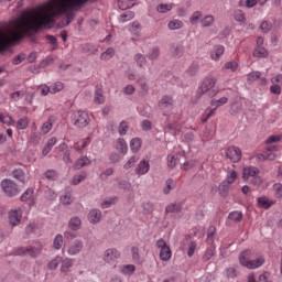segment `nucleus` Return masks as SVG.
<instances>
[{"instance_id": "obj_44", "label": "nucleus", "mask_w": 282, "mask_h": 282, "mask_svg": "<svg viewBox=\"0 0 282 282\" xmlns=\"http://www.w3.org/2000/svg\"><path fill=\"white\" fill-rule=\"evenodd\" d=\"M253 56L258 58H265V56H268V50H265L264 47L258 46V48L253 51Z\"/></svg>"}, {"instance_id": "obj_13", "label": "nucleus", "mask_w": 282, "mask_h": 282, "mask_svg": "<svg viewBox=\"0 0 282 282\" xmlns=\"http://www.w3.org/2000/svg\"><path fill=\"white\" fill-rule=\"evenodd\" d=\"M129 32L132 36V41H139L140 36H142V25L140 22H132L131 26L129 28Z\"/></svg>"}, {"instance_id": "obj_11", "label": "nucleus", "mask_w": 282, "mask_h": 282, "mask_svg": "<svg viewBox=\"0 0 282 282\" xmlns=\"http://www.w3.org/2000/svg\"><path fill=\"white\" fill-rule=\"evenodd\" d=\"M215 85H217V78L213 76L205 77L199 87L200 94H208V91H210Z\"/></svg>"}, {"instance_id": "obj_29", "label": "nucleus", "mask_w": 282, "mask_h": 282, "mask_svg": "<svg viewBox=\"0 0 282 282\" xmlns=\"http://www.w3.org/2000/svg\"><path fill=\"white\" fill-rule=\"evenodd\" d=\"M135 6V0H118V7L120 10H129Z\"/></svg>"}, {"instance_id": "obj_48", "label": "nucleus", "mask_w": 282, "mask_h": 282, "mask_svg": "<svg viewBox=\"0 0 282 282\" xmlns=\"http://www.w3.org/2000/svg\"><path fill=\"white\" fill-rule=\"evenodd\" d=\"M173 10V4H159L156 7V12L164 14L166 12H171Z\"/></svg>"}, {"instance_id": "obj_7", "label": "nucleus", "mask_w": 282, "mask_h": 282, "mask_svg": "<svg viewBox=\"0 0 282 282\" xmlns=\"http://www.w3.org/2000/svg\"><path fill=\"white\" fill-rule=\"evenodd\" d=\"M102 259L105 263H108L109 265H113L116 268V263H118V259H120V251L118 249H107L104 252Z\"/></svg>"}, {"instance_id": "obj_31", "label": "nucleus", "mask_w": 282, "mask_h": 282, "mask_svg": "<svg viewBox=\"0 0 282 282\" xmlns=\"http://www.w3.org/2000/svg\"><path fill=\"white\" fill-rule=\"evenodd\" d=\"M228 104V97H221L219 99H213L210 101V106L215 107V109H219V107H224V105Z\"/></svg>"}, {"instance_id": "obj_1", "label": "nucleus", "mask_w": 282, "mask_h": 282, "mask_svg": "<svg viewBox=\"0 0 282 282\" xmlns=\"http://www.w3.org/2000/svg\"><path fill=\"white\" fill-rule=\"evenodd\" d=\"M282 135H270L265 140V149L261 153L257 154V160L259 162H265V160H276L279 155V145L276 142H281Z\"/></svg>"}, {"instance_id": "obj_21", "label": "nucleus", "mask_w": 282, "mask_h": 282, "mask_svg": "<svg viewBox=\"0 0 282 282\" xmlns=\"http://www.w3.org/2000/svg\"><path fill=\"white\" fill-rule=\"evenodd\" d=\"M258 206L259 208H264L265 210H268V208H272V206H274V202L268 199V197L262 196L258 198Z\"/></svg>"}, {"instance_id": "obj_57", "label": "nucleus", "mask_w": 282, "mask_h": 282, "mask_svg": "<svg viewBox=\"0 0 282 282\" xmlns=\"http://www.w3.org/2000/svg\"><path fill=\"white\" fill-rule=\"evenodd\" d=\"M53 246L55 250H61V248H63V235H57L55 237Z\"/></svg>"}, {"instance_id": "obj_19", "label": "nucleus", "mask_w": 282, "mask_h": 282, "mask_svg": "<svg viewBox=\"0 0 282 282\" xmlns=\"http://www.w3.org/2000/svg\"><path fill=\"white\" fill-rule=\"evenodd\" d=\"M89 144H91V138L88 137V138L84 139L83 141L75 142L73 148L78 153H83V150L87 149V147H89Z\"/></svg>"}, {"instance_id": "obj_56", "label": "nucleus", "mask_w": 282, "mask_h": 282, "mask_svg": "<svg viewBox=\"0 0 282 282\" xmlns=\"http://www.w3.org/2000/svg\"><path fill=\"white\" fill-rule=\"evenodd\" d=\"M116 202H118V197L108 198L101 203V208H111Z\"/></svg>"}, {"instance_id": "obj_3", "label": "nucleus", "mask_w": 282, "mask_h": 282, "mask_svg": "<svg viewBox=\"0 0 282 282\" xmlns=\"http://www.w3.org/2000/svg\"><path fill=\"white\" fill-rule=\"evenodd\" d=\"M260 171L254 166H247L242 170V177L245 180H251V184L254 186H260L263 184V178L259 176Z\"/></svg>"}, {"instance_id": "obj_24", "label": "nucleus", "mask_w": 282, "mask_h": 282, "mask_svg": "<svg viewBox=\"0 0 282 282\" xmlns=\"http://www.w3.org/2000/svg\"><path fill=\"white\" fill-rule=\"evenodd\" d=\"M121 274H124V276H131L135 272V265L133 264H123L120 267Z\"/></svg>"}, {"instance_id": "obj_50", "label": "nucleus", "mask_w": 282, "mask_h": 282, "mask_svg": "<svg viewBox=\"0 0 282 282\" xmlns=\"http://www.w3.org/2000/svg\"><path fill=\"white\" fill-rule=\"evenodd\" d=\"M224 68L229 69L230 72H237L239 69V63H237L236 61L227 62Z\"/></svg>"}, {"instance_id": "obj_17", "label": "nucleus", "mask_w": 282, "mask_h": 282, "mask_svg": "<svg viewBox=\"0 0 282 282\" xmlns=\"http://www.w3.org/2000/svg\"><path fill=\"white\" fill-rule=\"evenodd\" d=\"M115 149L116 151H119L121 155H127V152L129 151V147L127 145V141H124V139H118L115 141Z\"/></svg>"}, {"instance_id": "obj_9", "label": "nucleus", "mask_w": 282, "mask_h": 282, "mask_svg": "<svg viewBox=\"0 0 282 282\" xmlns=\"http://www.w3.org/2000/svg\"><path fill=\"white\" fill-rule=\"evenodd\" d=\"M226 158L234 163L241 161V150L238 147L231 145L226 150Z\"/></svg>"}, {"instance_id": "obj_46", "label": "nucleus", "mask_w": 282, "mask_h": 282, "mask_svg": "<svg viewBox=\"0 0 282 282\" xmlns=\"http://www.w3.org/2000/svg\"><path fill=\"white\" fill-rule=\"evenodd\" d=\"M59 200H61V204H63L64 206H69V204L74 202V198L72 197L70 193H66L61 196Z\"/></svg>"}, {"instance_id": "obj_59", "label": "nucleus", "mask_w": 282, "mask_h": 282, "mask_svg": "<svg viewBox=\"0 0 282 282\" xmlns=\"http://www.w3.org/2000/svg\"><path fill=\"white\" fill-rule=\"evenodd\" d=\"M199 72V65L197 64H192L188 69L186 70V74L188 76H196L197 73Z\"/></svg>"}, {"instance_id": "obj_36", "label": "nucleus", "mask_w": 282, "mask_h": 282, "mask_svg": "<svg viewBox=\"0 0 282 282\" xmlns=\"http://www.w3.org/2000/svg\"><path fill=\"white\" fill-rule=\"evenodd\" d=\"M0 122L7 124L8 127H14V119L9 115L0 113Z\"/></svg>"}, {"instance_id": "obj_61", "label": "nucleus", "mask_w": 282, "mask_h": 282, "mask_svg": "<svg viewBox=\"0 0 282 282\" xmlns=\"http://www.w3.org/2000/svg\"><path fill=\"white\" fill-rule=\"evenodd\" d=\"M202 19V11H195L192 17L189 18V22L192 25H195Z\"/></svg>"}, {"instance_id": "obj_64", "label": "nucleus", "mask_w": 282, "mask_h": 282, "mask_svg": "<svg viewBox=\"0 0 282 282\" xmlns=\"http://www.w3.org/2000/svg\"><path fill=\"white\" fill-rule=\"evenodd\" d=\"M160 56V48H152L151 52L148 55V58H150V61H155V58H158Z\"/></svg>"}, {"instance_id": "obj_49", "label": "nucleus", "mask_w": 282, "mask_h": 282, "mask_svg": "<svg viewBox=\"0 0 282 282\" xmlns=\"http://www.w3.org/2000/svg\"><path fill=\"white\" fill-rule=\"evenodd\" d=\"M228 218L231 221H241V219H243V213H241V212H231L229 214Z\"/></svg>"}, {"instance_id": "obj_55", "label": "nucleus", "mask_w": 282, "mask_h": 282, "mask_svg": "<svg viewBox=\"0 0 282 282\" xmlns=\"http://www.w3.org/2000/svg\"><path fill=\"white\" fill-rule=\"evenodd\" d=\"M195 250H197V242L191 241L187 245V257H193V254H195Z\"/></svg>"}, {"instance_id": "obj_32", "label": "nucleus", "mask_w": 282, "mask_h": 282, "mask_svg": "<svg viewBox=\"0 0 282 282\" xmlns=\"http://www.w3.org/2000/svg\"><path fill=\"white\" fill-rule=\"evenodd\" d=\"M62 261H63V257L61 256L55 257L47 263L48 270H56V268L61 265Z\"/></svg>"}, {"instance_id": "obj_37", "label": "nucleus", "mask_w": 282, "mask_h": 282, "mask_svg": "<svg viewBox=\"0 0 282 282\" xmlns=\"http://www.w3.org/2000/svg\"><path fill=\"white\" fill-rule=\"evenodd\" d=\"M213 23H215V17H213V15H205L200 20L202 28H210V25H213Z\"/></svg>"}, {"instance_id": "obj_53", "label": "nucleus", "mask_w": 282, "mask_h": 282, "mask_svg": "<svg viewBox=\"0 0 282 282\" xmlns=\"http://www.w3.org/2000/svg\"><path fill=\"white\" fill-rule=\"evenodd\" d=\"M86 177H87L86 173L77 174L73 177L72 184H74V186H78V184H80V182L85 181Z\"/></svg>"}, {"instance_id": "obj_2", "label": "nucleus", "mask_w": 282, "mask_h": 282, "mask_svg": "<svg viewBox=\"0 0 282 282\" xmlns=\"http://www.w3.org/2000/svg\"><path fill=\"white\" fill-rule=\"evenodd\" d=\"M239 263L242 268H247L248 270H258V268H261V265L265 263V258L260 256L252 260V251L246 250L240 253Z\"/></svg>"}, {"instance_id": "obj_39", "label": "nucleus", "mask_w": 282, "mask_h": 282, "mask_svg": "<svg viewBox=\"0 0 282 282\" xmlns=\"http://www.w3.org/2000/svg\"><path fill=\"white\" fill-rule=\"evenodd\" d=\"M116 54V51L112 47H108L104 53H101V61H109L110 58H113Z\"/></svg>"}, {"instance_id": "obj_4", "label": "nucleus", "mask_w": 282, "mask_h": 282, "mask_svg": "<svg viewBox=\"0 0 282 282\" xmlns=\"http://www.w3.org/2000/svg\"><path fill=\"white\" fill-rule=\"evenodd\" d=\"M72 122L74 127L84 129V127L89 126V113L83 110H77L73 113Z\"/></svg>"}, {"instance_id": "obj_14", "label": "nucleus", "mask_w": 282, "mask_h": 282, "mask_svg": "<svg viewBox=\"0 0 282 282\" xmlns=\"http://www.w3.org/2000/svg\"><path fill=\"white\" fill-rule=\"evenodd\" d=\"M225 52H226V47H224V45H221V44H218L213 47V50L209 53V56H210L212 61L217 62V61H220V58Z\"/></svg>"}, {"instance_id": "obj_63", "label": "nucleus", "mask_w": 282, "mask_h": 282, "mask_svg": "<svg viewBox=\"0 0 282 282\" xmlns=\"http://www.w3.org/2000/svg\"><path fill=\"white\" fill-rule=\"evenodd\" d=\"M181 206L177 204H170L165 208V213H180Z\"/></svg>"}, {"instance_id": "obj_45", "label": "nucleus", "mask_w": 282, "mask_h": 282, "mask_svg": "<svg viewBox=\"0 0 282 282\" xmlns=\"http://www.w3.org/2000/svg\"><path fill=\"white\" fill-rule=\"evenodd\" d=\"M95 102L97 105H102L105 102V95H102V89L97 88L95 91Z\"/></svg>"}, {"instance_id": "obj_6", "label": "nucleus", "mask_w": 282, "mask_h": 282, "mask_svg": "<svg viewBox=\"0 0 282 282\" xmlns=\"http://www.w3.org/2000/svg\"><path fill=\"white\" fill-rule=\"evenodd\" d=\"M156 248H159L160 250L161 261H171V258L173 257V251H171V247H169L164 239H159L156 241Z\"/></svg>"}, {"instance_id": "obj_8", "label": "nucleus", "mask_w": 282, "mask_h": 282, "mask_svg": "<svg viewBox=\"0 0 282 282\" xmlns=\"http://www.w3.org/2000/svg\"><path fill=\"white\" fill-rule=\"evenodd\" d=\"M14 254L18 257H32L33 259H36L39 254H41V248H34V247H20L14 251Z\"/></svg>"}, {"instance_id": "obj_35", "label": "nucleus", "mask_w": 282, "mask_h": 282, "mask_svg": "<svg viewBox=\"0 0 282 282\" xmlns=\"http://www.w3.org/2000/svg\"><path fill=\"white\" fill-rule=\"evenodd\" d=\"M134 18H135V13H133L132 11H127L120 15L119 23H127L128 21H131Z\"/></svg>"}, {"instance_id": "obj_23", "label": "nucleus", "mask_w": 282, "mask_h": 282, "mask_svg": "<svg viewBox=\"0 0 282 282\" xmlns=\"http://www.w3.org/2000/svg\"><path fill=\"white\" fill-rule=\"evenodd\" d=\"M53 127H54V119L48 118L47 121L42 124L41 133L43 135H47V133L52 131Z\"/></svg>"}, {"instance_id": "obj_54", "label": "nucleus", "mask_w": 282, "mask_h": 282, "mask_svg": "<svg viewBox=\"0 0 282 282\" xmlns=\"http://www.w3.org/2000/svg\"><path fill=\"white\" fill-rule=\"evenodd\" d=\"M134 61L139 67H144V65H147V57L140 53L134 56Z\"/></svg>"}, {"instance_id": "obj_33", "label": "nucleus", "mask_w": 282, "mask_h": 282, "mask_svg": "<svg viewBox=\"0 0 282 282\" xmlns=\"http://www.w3.org/2000/svg\"><path fill=\"white\" fill-rule=\"evenodd\" d=\"M89 164H91V160H89V158L87 156H83L79 160H77L75 169L80 170L84 166H89Z\"/></svg>"}, {"instance_id": "obj_20", "label": "nucleus", "mask_w": 282, "mask_h": 282, "mask_svg": "<svg viewBox=\"0 0 282 282\" xmlns=\"http://www.w3.org/2000/svg\"><path fill=\"white\" fill-rule=\"evenodd\" d=\"M100 219H102V212L99 209H93L89 212L88 221H90V224H98Z\"/></svg>"}, {"instance_id": "obj_34", "label": "nucleus", "mask_w": 282, "mask_h": 282, "mask_svg": "<svg viewBox=\"0 0 282 282\" xmlns=\"http://www.w3.org/2000/svg\"><path fill=\"white\" fill-rule=\"evenodd\" d=\"M167 28L169 30H182V28H184V22L175 19L169 22Z\"/></svg>"}, {"instance_id": "obj_38", "label": "nucleus", "mask_w": 282, "mask_h": 282, "mask_svg": "<svg viewBox=\"0 0 282 282\" xmlns=\"http://www.w3.org/2000/svg\"><path fill=\"white\" fill-rule=\"evenodd\" d=\"M228 191H230V183H227L224 181L219 186H218V192L223 197H226L228 195Z\"/></svg>"}, {"instance_id": "obj_47", "label": "nucleus", "mask_w": 282, "mask_h": 282, "mask_svg": "<svg viewBox=\"0 0 282 282\" xmlns=\"http://www.w3.org/2000/svg\"><path fill=\"white\" fill-rule=\"evenodd\" d=\"M235 21H238V23H246V14L241 10H236L234 13Z\"/></svg>"}, {"instance_id": "obj_16", "label": "nucleus", "mask_w": 282, "mask_h": 282, "mask_svg": "<svg viewBox=\"0 0 282 282\" xmlns=\"http://www.w3.org/2000/svg\"><path fill=\"white\" fill-rule=\"evenodd\" d=\"M72 268H74V259L70 258H66L63 259L62 258V262H61V272L63 274H67V272H72Z\"/></svg>"}, {"instance_id": "obj_27", "label": "nucleus", "mask_w": 282, "mask_h": 282, "mask_svg": "<svg viewBox=\"0 0 282 282\" xmlns=\"http://www.w3.org/2000/svg\"><path fill=\"white\" fill-rule=\"evenodd\" d=\"M130 149L132 153H138L140 149H142V140L139 138H134L130 141Z\"/></svg>"}, {"instance_id": "obj_40", "label": "nucleus", "mask_w": 282, "mask_h": 282, "mask_svg": "<svg viewBox=\"0 0 282 282\" xmlns=\"http://www.w3.org/2000/svg\"><path fill=\"white\" fill-rule=\"evenodd\" d=\"M13 177L18 180V182H22V184H25V172H23V170L18 169L13 171Z\"/></svg>"}, {"instance_id": "obj_62", "label": "nucleus", "mask_w": 282, "mask_h": 282, "mask_svg": "<svg viewBox=\"0 0 282 282\" xmlns=\"http://www.w3.org/2000/svg\"><path fill=\"white\" fill-rule=\"evenodd\" d=\"M137 83L140 85L142 91H149V84H147V78L140 77Z\"/></svg>"}, {"instance_id": "obj_22", "label": "nucleus", "mask_w": 282, "mask_h": 282, "mask_svg": "<svg viewBox=\"0 0 282 282\" xmlns=\"http://www.w3.org/2000/svg\"><path fill=\"white\" fill-rule=\"evenodd\" d=\"M180 158H182V154H169L167 155L169 169H175V166H177V164H180Z\"/></svg>"}, {"instance_id": "obj_60", "label": "nucleus", "mask_w": 282, "mask_h": 282, "mask_svg": "<svg viewBox=\"0 0 282 282\" xmlns=\"http://www.w3.org/2000/svg\"><path fill=\"white\" fill-rule=\"evenodd\" d=\"M273 191H274V196L278 199H281V197H282V184L281 183H275L273 185Z\"/></svg>"}, {"instance_id": "obj_10", "label": "nucleus", "mask_w": 282, "mask_h": 282, "mask_svg": "<svg viewBox=\"0 0 282 282\" xmlns=\"http://www.w3.org/2000/svg\"><path fill=\"white\" fill-rule=\"evenodd\" d=\"M23 217V212L21 209H11L9 212V224L12 228L19 226L21 224V219Z\"/></svg>"}, {"instance_id": "obj_52", "label": "nucleus", "mask_w": 282, "mask_h": 282, "mask_svg": "<svg viewBox=\"0 0 282 282\" xmlns=\"http://www.w3.org/2000/svg\"><path fill=\"white\" fill-rule=\"evenodd\" d=\"M215 111H217V109H215V107L213 109L207 108L205 111V115L202 119V122H208V120H210V118H213V116H215Z\"/></svg>"}, {"instance_id": "obj_28", "label": "nucleus", "mask_w": 282, "mask_h": 282, "mask_svg": "<svg viewBox=\"0 0 282 282\" xmlns=\"http://www.w3.org/2000/svg\"><path fill=\"white\" fill-rule=\"evenodd\" d=\"M140 161V155L134 154L132 155L123 165L124 171H129V169H132V166H135V164Z\"/></svg>"}, {"instance_id": "obj_5", "label": "nucleus", "mask_w": 282, "mask_h": 282, "mask_svg": "<svg viewBox=\"0 0 282 282\" xmlns=\"http://www.w3.org/2000/svg\"><path fill=\"white\" fill-rule=\"evenodd\" d=\"M1 188L7 197H14L19 193V186L10 178H4L1 182Z\"/></svg>"}, {"instance_id": "obj_18", "label": "nucleus", "mask_w": 282, "mask_h": 282, "mask_svg": "<svg viewBox=\"0 0 282 282\" xmlns=\"http://www.w3.org/2000/svg\"><path fill=\"white\" fill-rule=\"evenodd\" d=\"M151 169V165L149 164V161L142 160L139 162L135 173L137 175H147V172Z\"/></svg>"}, {"instance_id": "obj_58", "label": "nucleus", "mask_w": 282, "mask_h": 282, "mask_svg": "<svg viewBox=\"0 0 282 282\" xmlns=\"http://www.w3.org/2000/svg\"><path fill=\"white\" fill-rule=\"evenodd\" d=\"M34 195V189L28 188L21 196V202H28L29 199H32V196Z\"/></svg>"}, {"instance_id": "obj_51", "label": "nucleus", "mask_w": 282, "mask_h": 282, "mask_svg": "<svg viewBox=\"0 0 282 282\" xmlns=\"http://www.w3.org/2000/svg\"><path fill=\"white\" fill-rule=\"evenodd\" d=\"M237 177H238L237 171L232 170L227 174V178L225 180V182H227L229 185L235 184V182L237 181Z\"/></svg>"}, {"instance_id": "obj_25", "label": "nucleus", "mask_w": 282, "mask_h": 282, "mask_svg": "<svg viewBox=\"0 0 282 282\" xmlns=\"http://www.w3.org/2000/svg\"><path fill=\"white\" fill-rule=\"evenodd\" d=\"M80 226H83V221L78 217H72L68 223V228L70 230H80Z\"/></svg>"}, {"instance_id": "obj_26", "label": "nucleus", "mask_w": 282, "mask_h": 282, "mask_svg": "<svg viewBox=\"0 0 282 282\" xmlns=\"http://www.w3.org/2000/svg\"><path fill=\"white\" fill-rule=\"evenodd\" d=\"M28 127H30V119H28V117L19 119L15 123V128L18 129V131H23L28 129Z\"/></svg>"}, {"instance_id": "obj_15", "label": "nucleus", "mask_w": 282, "mask_h": 282, "mask_svg": "<svg viewBox=\"0 0 282 282\" xmlns=\"http://www.w3.org/2000/svg\"><path fill=\"white\" fill-rule=\"evenodd\" d=\"M83 251V241L80 240H75L68 246V254L70 257H75V254H79V252Z\"/></svg>"}, {"instance_id": "obj_12", "label": "nucleus", "mask_w": 282, "mask_h": 282, "mask_svg": "<svg viewBox=\"0 0 282 282\" xmlns=\"http://www.w3.org/2000/svg\"><path fill=\"white\" fill-rule=\"evenodd\" d=\"M159 107H160V109H162V111H164L163 116H167L166 109H167V111H171L173 109V97L163 96L161 98V100L159 101Z\"/></svg>"}, {"instance_id": "obj_42", "label": "nucleus", "mask_w": 282, "mask_h": 282, "mask_svg": "<svg viewBox=\"0 0 282 282\" xmlns=\"http://www.w3.org/2000/svg\"><path fill=\"white\" fill-rule=\"evenodd\" d=\"M173 188H175V181H173V178H169L165 182V187L163 188L164 195H169V193H171V191H173Z\"/></svg>"}, {"instance_id": "obj_43", "label": "nucleus", "mask_w": 282, "mask_h": 282, "mask_svg": "<svg viewBox=\"0 0 282 282\" xmlns=\"http://www.w3.org/2000/svg\"><path fill=\"white\" fill-rule=\"evenodd\" d=\"M51 94H58V91H63L65 89V84L61 82H56L55 84L51 85Z\"/></svg>"}, {"instance_id": "obj_30", "label": "nucleus", "mask_w": 282, "mask_h": 282, "mask_svg": "<svg viewBox=\"0 0 282 282\" xmlns=\"http://www.w3.org/2000/svg\"><path fill=\"white\" fill-rule=\"evenodd\" d=\"M182 129V126H180V123L174 122V123H167V126H165L164 130L165 131H171L173 133V135H177V133H180Z\"/></svg>"}, {"instance_id": "obj_41", "label": "nucleus", "mask_w": 282, "mask_h": 282, "mask_svg": "<svg viewBox=\"0 0 282 282\" xmlns=\"http://www.w3.org/2000/svg\"><path fill=\"white\" fill-rule=\"evenodd\" d=\"M213 257H215V246H210L209 248H207L203 256V261H210Z\"/></svg>"}]
</instances>
